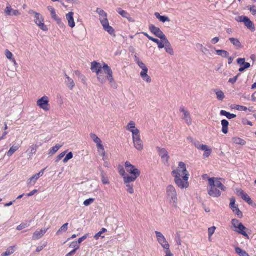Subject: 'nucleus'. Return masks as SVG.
<instances>
[{
  "instance_id": "obj_1",
  "label": "nucleus",
  "mask_w": 256,
  "mask_h": 256,
  "mask_svg": "<svg viewBox=\"0 0 256 256\" xmlns=\"http://www.w3.org/2000/svg\"><path fill=\"white\" fill-rule=\"evenodd\" d=\"M103 68L105 73L107 74V79L110 82V84L112 86L116 88V84L114 81L113 77V72L108 66L104 63L103 66L102 64L94 61L91 63V70L93 72H96L97 75V78L98 80L102 84H104L106 82V79L102 72V69Z\"/></svg>"
},
{
  "instance_id": "obj_2",
  "label": "nucleus",
  "mask_w": 256,
  "mask_h": 256,
  "mask_svg": "<svg viewBox=\"0 0 256 256\" xmlns=\"http://www.w3.org/2000/svg\"><path fill=\"white\" fill-rule=\"evenodd\" d=\"M166 198L170 204L174 208H176L178 204V193L176 188L168 185L166 188Z\"/></svg>"
},
{
  "instance_id": "obj_3",
  "label": "nucleus",
  "mask_w": 256,
  "mask_h": 256,
  "mask_svg": "<svg viewBox=\"0 0 256 256\" xmlns=\"http://www.w3.org/2000/svg\"><path fill=\"white\" fill-rule=\"evenodd\" d=\"M29 14L34 16V22L35 24L42 30L46 32L48 28L44 24V18L43 16L39 13L32 10H30L28 12Z\"/></svg>"
},
{
  "instance_id": "obj_4",
  "label": "nucleus",
  "mask_w": 256,
  "mask_h": 256,
  "mask_svg": "<svg viewBox=\"0 0 256 256\" xmlns=\"http://www.w3.org/2000/svg\"><path fill=\"white\" fill-rule=\"evenodd\" d=\"M188 176H184L182 177L176 176L174 177V181L176 186L180 189L187 188L189 187Z\"/></svg>"
},
{
  "instance_id": "obj_5",
  "label": "nucleus",
  "mask_w": 256,
  "mask_h": 256,
  "mask_svg": "<svg viewBox=\"0 0 256 256\" xmlns=\"http://www.w3.org/2000/svg\"><path fill=\"white\" fill-rule=\"evenodd\" d=\"M125 167L127 172L131 174V176L129 175V178L136 180L140 176V170L136 168L134 165L132 164L129 162H126Z\"/></svg>"
},
{
  "instance_id": "obj_6",
  "label": "nucleus",
  "mask_w": 256,
  "mask_h": 256,
  "mask_svg": "<svg viewBox=\"0 0 256 256\" xmlns=\"http://www.w3.org/2000/svg\"><path fill=\"white\" fill-rule=\"evenodd\" d=\"M172 175L174 177L176 176L182 177L184 176H189V173L186 170L185 164L182 162H180L177 169L172 172Z\"/></svg>"
},
{
  "instance_id": "obj_7",
  "label": "nucleus",
  "mask_w": 256,
  "mask_h": 256,
  "mask_svg": "<svg viewBox=\"0 0 256 256\" xmlns=\"http://www.w3.org/2000/svg\"><path fill=\"white\" fill-rule=\"evenodd\" d=\"M155 233L157 238V240L162 248L165 250L166 251L170 250V246L163 234L158 231H156Z\"/></svg>"
},
{
  "instance_id": "obj_8",
  "label": "nucleus",
  "mask_w": 256,
  "mask_h": 256,
  "mask_svg": "<svg viewBox=\"0 0 256 256\" xmlns=\"http://www.w3.org/2000/svg\"><path fill=\"white\" fill-rule=\"evenodd\" d=\"M100 20L104 30L110 34L115 36L114 30L110 26L108 17L100 16Z\"/></svg>"
},
{
  "instance_id": "obj_9",
  "label": "nucleus",
  "mask_w": 256,
  "mask_h": 256,
  "mask_svg": "<svg viewBox=\"0 0 256 256\" xmlns=\"http://www.w3.org/2000/svg\"><path fill=\"white\" fill-rule=\"evenodd\" d=\"M208 183L210 188L208 191V194L214 198H218L220 196L221 192L218 190V188L214 186V180L212 178H208Z\"/></svg>"
},
{
  "instance_id": "obj_10",
  "label": "nucleus",
  "mask_w": 256,
  "mask_h": 256,
  "mask_svg": "<svg viewBox=\"0 0 256 256\" xmlns=\"http://www.w3.org/2000/svg\"><path fill=\"white\" fill-rule=\"evenodd\" d=\"M236 20L238 22H244L246 26L252 32L255 30L254 24L248 17L246 16H240L238 17Z\"/></svg>"
},
{
  "instance_id": "obj_11",
  "label": "nucleus",
  "mask_w": 256,
  "mask_h": 256,
  "mask_svg": "<svg viewBox=\"0 0 256 256\" xmlns=\"http://www.w3.org/2000/svg\"><path fill=\"white\" fill-rule=\"evenodd\" d=\"M48 103V98L47 96H44L37 101L36 104L40 108L42 109L44 111L47 112L50 110Z\"/></svg>"
},
{
  "instance_id": "obj_12",
  "label": "nucleus",
  "mask_w": 256,
  "mask_h": 256,
  "mask_svg": "<svg viewBox=\"0 0 256 256\" xmlns=\"http://www.w3.org/2000/svg\"><path fill=\"white\" fill-rule=\"evenodd\" d=\"M132 140L134 147L138 151H142L144 148V144L140 138V134L132 136Z\"/></svg>"
},
{
  "instance_id": "obj_13",
  "label": "nucleus",
  "mask_w": 256,
  "mask_h": 256,
  "mask_svg": "<svg viewBox=\"0 0 256 256\" xmlns=\"http://www.w3.org/2000/svg\"><path fill=\"white\" fill-rule=\"evenodd\" d=\"M149 29L152 34L158 38H160V40H164L167 38L165 34L160 30V28L155 26L154 25L150 24L149 26Z\"/></svg>"
},
{
  "instance_id": "obj_14",
  "label": "nucleus",
  "mask_w": 256,
  "mask_h": 256,
  "mask_svg": "<svg viewBox=\"0 0 256 256\" xmlns=\"http://www.w3.org/2000/svg\"><path fill=\"white\" fill-rule=\"evenodd\" d=\"M180 111L183 114L182 118L184 120L185 122L188 126L191 125L192 124V119L189 111L184 107H180Z\"/></svg>"
},
{
  "instance_id": "obj_15",
  "label": "nucleus",
  "mask_w": 256,
  "mask_h": 256,
  "mask_svg": "<svg viewBox=\"0 0 256 256\" xmlns=\"http://www.w3.org/2000/svg\"><path fill=\"white\" fill-rule=\"evenodd\" d=\"M160 156L161 157L162 162L164 164H168V163L170 156L168 152L164 148H160V147L156 148Z\"/></svg>"
},
{
  "instance_id": "obj_16",
  "label": "nucleus",
  "mask_w": 256,
  "mask_h": 256,
  "mask_svg": "<svg viewBox=\"0 0 256 256\" xmlns=\"http://www.w3.org/2000/svg\"><path fill=\"white\" fill-rule=\"evenodd\" d=\"M136 180V179L129 178V176L124 178V183L126 185V191L130 194H133L134 193V186L132 184H131V182H134Z\"/></svg>"
},
{
  "instance_id": "obj_17",
  "label": "nucleus",
  "mask_w": 256,
  "mask_h": 256,
  "mask_svg": "<svg viewBox=\"0 0 256 256\" xmlns=\"http://www.w3.org/2000/svg\"><path fill=\"white\" fill-rule=\"evenodd\" d=\"M48 9L50 12L52 18L56 22L58 26L61 28L64 27V24L62 22V20L58 17L54 8L51 6H48Z\"/></svg>"
},
{
  "instance_id": "obj_18",
  "label": "nucleus",
  "mask_w": 256,
  "mask_h": 256,
  "mask_svg": "<svg viewBox=\"0 0 256 256\" xmlns=\"http://www.w3.org/2000/svg\"><path fill=\"white\" fill-rule=\"evenodd\" d=\"M126 128L134 136H138L140 134V131L136 126V123L134 121H130L127 125Z\"/></svg>"
},
{
  "instance_id": "obj_19",
  "label": "nucleus",
  "mask_w": 256,
  "mask_h": 256,
  "mask_svg": "<svg viewBox=\"0 0 256 256\" xmlns=\"http://www.w3.org/2000/svg\"><path fill=\"white\" fill-rule=\"evenodd\" d=\"M74 15V13L73 12H70L66 14V18L68 22V26L72 28H74L76 26Z\"/></svg>"
},
{
  "instance_id": "obj_20",
  "label": "nucleus",
  "mask_w": 256,
  "mask_h": 256,
  "mask_svg": "<svg viewBox=\"0 0 256 256\" xmlns=\"http://www.w3.org/2000/svg\"><path fill=\"white\" fill-rule=\"evenodd\" d=\"M4 12L7 16H18L21 14L20 12L18 10H14L12 8V6H6Z\"/></svg>"
},
{
  "instance_id": "obj_21",
  "label": "nucleus",
  "mask_w": 256,
  "mask_h": 256,
  "mask_svg": "<svg viewBox=\"0 0 256 256\" xmlns=\"http://www.w3.org/2000/svg\"><path fill=\"white\" fill-rule=\"evenodd\" d=\"M48 229L38 230L33 234L32 239L37 240L42 238L47 232Z\"/></svg>"
},
{
  "instance_id": "obj_22",
  "label": "nucleus",
  "mask_w": 256,
  "mask_h": 256,
  "mask_svg": "<svg viewBox=\"0 0 256 256\" xmlns=\"http://www.w3.org/2000/svg\"><path fill=\"white\" fill-rule=\"evenodd\" d=\"M164 48H165L166 52L170 55L173 56L174 54V50L168 38L164 40Z\"/></svg>"
},
{
  "instance_id": "obj_23",
  "label": "nucleus",
  "mask_w": 256,
  "mask_h": 256,
  "mask_svg": "<svg viewBox=\"0 0 256 256\" xmlns=\"http://www.w3.org/2000/svg\"><path fill=\"white\" fill-rule=\"evenodd\" d=\"M247 228L246 227H245L243 224H240L238 226V227H237L236 230H234L235 232H238V234H240L245 237L246 238L249 239L250 237L248 236V234H246V232L244 231Z\"/></svg>"
},
{
  "instance_id": "obj_24",
  "label": "nucleus",
  "mask_w": 256,
  "mask_h": 256,
  "mask_svg": "<svg viewBox=\"0 0 256 256\" xmlns=\"http://www.w3.org/2000/svg\"><path fill=\"white\" fill-rule=\"evenodd\" d=\"M148 70H142L140 73V76L142 80L148 84H150L152 82V78L150 76L148 75Z\"/></svg>"
},
{
  "instance_id": "obj_25",
  "label": "nucleus",
  "mask_w": 256,
  "mask_h": 256,
  "mask_svg": "<svg viewBox=\"0 0 256 256\" xmlns=\"http://www.w3.org/2000/svg\"><path fill=\"white\" fill-rule=\"evenodd\" d=\"M44 169L42 170L39 173L36 174L30 178L28 180V184H30L33 182L34 184L36 181L44 174Z\"/></svg>"
},
{
  "instance_id": "obj_26",
  "label": "nucleus",
  "mask_w": 256,
  "mask_h": 256,
  "mask_svg": "<svg viewBox=\"0 0 256 256\" xmlns=\"http://www.w3.org/2000/svg\"><path fill=\"white\" fill-rule=\"evenodd\" d=\"M67 80L66 83L70 90H72L75 86V83L74 80L68 76L66 74L64 75Z\"/></svg>"
},
{
  "instance_id": "obj_27",
  "label": "nucleus",
  "mask_w": 256,
  "mask_h": 256,
  "mask_svg": "<svg viewBox=\"0 0 256 256\" xmlns=\"http://www.w3.org/2000/svg\"><path fill=\"white\" fill-rule=\"evenodd\" d=\"M116 12L122 17L127 18L130 22H134L132 20L131 17L130 16L128 13L126 11L122 10L120 8H118L116 10Z\"/></svg>"
},
{
  "instance_id": "obj_28",
  "label": "nucleus",
  "mask_w": 256,
  "mask_h": 256,
  "mask_svg": "<svg viewBox=\"0 0 256 256\" xmlns=\"http://www.w3.org/2000/svg\"><path fill=\"white\" fill-rule=\"evenodd\" d=\"M134 60L142 70H148L146 64L136 55L134 56Z\"/></svg>"
},
{
  "instance_id": "obj_29",
  "label": "nucleus",
  "mask_w": 256,
  "mask_h": 256,
  "mask_svg": "<svg viewBox=\"0 0 256 256\" xmlns=\"http://www.w3.org/2000/svg\"><path fill=\"white\" fill-rule=\"evenodd\" d=\"M204 148L203 150H202V151L204 152L203 154L204 158H208L212 154V150L207 145H206L205 146H204Z\"/></svg>"
},
{
  "instance_id": "obj_30",
  "label": "nucleus",
  "mask_w": 256,
  "mask_h": 256,
  "mask_svg": "<svg viewBox=\"0 0 256 256\" xmlns=\"http://www.w3.org/2000/svg\"><path fill=\"white\" fill-rule=\"evenodd\" d=\"M222 132L226 134L228 132V126L229 125L228 122L226 120H222Z\"/></svg>"
},
{
  "instance_id": "obj_31",
  "label": "nucleus",
  "mask_w": 256,
  "mask_h": 256,
  "mask_svg": "<svg viewBox=\"0 0 256 256\" xmlns=\"http://www.w3.org/2000/svg\"><path fill=\"white\" fill-rule=\"evenodd\" d=\"M156 17L158 19L160 22H170V20L168 17L165 16H162L158 12H156L154 14Z\"/></svg>"
},
{
  "instance_id": "obj_32",
  "label": "nucleus",
  "mask_w": 256,
  "mask_h": 256,
  "mask_svg": "<svg viewBox=\"0 0 256 256\" xmlns=\"http://www.w3.org/2000/svg\"><path fill=\"white\" fill-rule=\"evenodd\" d=\"M68 223H66L62 225L61 228L58 230L56 232V234L57 236H60L62 234L63 232H66L68 230Z\"/></svg>"
},
{
  "instance_id": "obj_33",
  "label": "nucleus",
  "mask_w": 256,
  "mask_h": 256,
  "mask_svg": "<svg viewBox=\"0 0 256 256\" xmlns=\"http://www.w3.org/2000/svg\"><path fill=\"white\" fill-rule=\"evenodd\" d=\"M229 40L234 46L237 47L238 48H242V44L238 39L235 38H230Z\"/></svg>"
},
{
  "instance_id": "obj_34",
  "label": "nucleus",
  "mask_w": 256,
  "mask_h": 256,
  "mask_svg": "<svg viewBox=\"0 0 256 256\" xmlns=\"http://www.w3.org/2000/svg\"><path fill=\"white\" fill-rule=\"evenodd\" d=\"M220 115L226 116L228 119L231 120L236 118V116L234 114H231L228 112L222 110L220 111Z\"/></svg>"
},
{
  "instance_id": "obj_35",
  "label": "nucleus",
  "mask_w": 256,
  "mask_h": 256,
  "mask_svg": "<svg viewBox=\"0 0 256 256\" xmlns=\"http://www.w3.org/2000/svg\"><path fill=\"white\" fill-rule=\"evenodd\" d=\"M62 146V145H60L59 144H56L55 146H54L53 148L50 149L48 152V154L50 156L54 155Z\"/></svg>"
},
{
  "instance_id": "obj_36",
  "label": "nucleus",
  "mask_w": 256,
  "mask_h": 256,
  "mask_svg": "<svg viewBox=\"0 0 256 256\" xmlns=\"http://www.w3.org/2000/svg\"><path fill=\"white\" fill-rule=\"evenodd\" d=\"M232 140L234 144H236L244 146L246 144V142L244 140L238 137L234 138Z\"/></svg>"
},
{
  "instance_id": "obj_37",
  "label": "nucleus",
  "mask_w": 256,
  "mask_h": 256,
  "mask_svg": "<svg viewBox=\"0 0 256 256\" xmlns=\"http://www.w3.org/2000/svg\"><path fill=\"white\" fill-rule=\"evenodd\" d=\"M216 52L218 56H221L222 58H228L230 54L224 50H216Z\"/></svg>"
},
{
  "instance_id": "obj_38",
  "label": "nucleus",
  "mask_w": 256,
  "mask_h": 256,
  "mask_svg": "<svg viewBox=\"0 0 256 256\" xmlns=\"http://www.w3.org/2000/svg\"><path fill=\"white\" fill-rule=\"evenodd\" d=\"M19 148V146H12L7 152L8 156L9 157L11 156L16 151H17L18 150Z\"/></svg>"
},
{
  "instance_id": "obj_39",
  "label": "nucleus",
  "mask_w": 256,
  "mask_h": 256,
  "mask_svg": "<svg viewBox=\"0 0 256 256\" xmlns=\"http://www.w3.org/2000/svg\"><path fill=\"white\" fill-rule=\"evenodd\" d=\"M215 92L218 100L222 101L223 100L225 97L224 93L221 90H215Z\"/></svg>"
},
{
  "instance_id": "obj_40",
  "label": "nucleus",
  "mask_w": 256,
  "mask_h": 256,
  "mask_svg": "<svg viewBox=\"0 0 256 256\" xmlns=\"http://www.w3.org/2000/svg\"><path fill=\"white\" fill-rule=\"evenodd\" d=\"M15 246H10L7 250L6 251L2 254V256H8L13 254L14 252Z\"/></svg>"
},
{
  "instance_id": "obj_41",
  "label": "nucleus",
  "mask_w": 256,
  "mask_h": 256,
  "mask_svg": "<svg viewBox=\"0 0 256 256\" xmlns=\"http://www.w3.org/2000/svg\"><path fill=\"white\" fill-rule=\"evenodd\" d=\"M236 252L240 256H250L245 250H242L240 248H236Z\"/></svg>"
},
{
  "instance_id": "obj_42",
  "label": "nucleus",
  "mask_w": 256,
  "mask_h": 256,
  "mask_svg": "<svg viewBox=\"0 0 256 256\" xmlns=\"http://www.w3.org/2000/svg\"><path fill=\"white\" fill-rule=\"evenodd\" d=\"M100 176L102 184H110L109 179L108 177L104 176V172L103 170H101Z\"/></svg>"
},
{
  "instance_id": "obj_43",
  "label": "nucleus",
  "mask_w": 256,
  "mask_h": 256,
  "mask_svg": "<svg viewBox=\"0 0 256 256\" xmlns=\"http://www.w3.org/2000/svg\"><path fill=\"white\" fill-rule=\"evenodd\" d=\"M194 145L196 146V148H198L199 150H202L205 146V144H202L199 141L196 140L195 142H193Z\"/></svg>"
},
{
  "instance_id": "obj_44",
  "label": "nucleus",
  "mask_w": 256,
  "mask_h": 256,
  "mask_svg": "<svg viewBox=\"0 0 256 256\" xmlns=\"http://www.w3.org/2000/svg\"><path fill=\"white\" fill-rule=\"evenodd\" d=\"M118 170L120 174L123 177L124 180V178L129 176V175L126 173L125 170L122 166H120L118 167Z\"/></svg>"
},
{
  "instance_id": "obj_45",
  "label": "nucleus",
  "mask_w": 256,
  "mask_h": 256,
  "mask_svg": "<svg viewBox=\"0 0 256 256\" xmlns=\"http://www.w3.org/2000/svg\"><path fill=\"white\" fill-rule=\"evenodd\" d=\"M154 42L158 44L159 48L161 49L164 48V42L163 40H160L157 38H155L154 40Z\"/></svg>"
},
{
  "instance_id": "obj_46",
  "label": "nucleus",
  "mask_w": 256,
  "mask_h": 256,
  "mask_svg": "<svg viewBox=\"0 0 256 256\" xmlns=\"http://www.w3.org/2000/svg\"><path fill=\"white\" fill-rule=\"evenodd\" d=\"M96 12L99 14L100 16L108 17V14L102 10L100 8H98Z\"/></svg>"
},
{
  "instance_id": "obj_47",
  "label": "nucleus",
  "mask_w": 256,
  "mask_h": 256,
  "mask_svg": "<svg viewBox=\"0 0 256 256\" xmlns=\"http://www.w3.org/2000/svg\"><path fill=\"white\" fill-rule=\"evenodd\" d=\"M242 199L246 201L248 204H251L252 203V200L248 194H244L242 196Z\"/></svg>"
},
{
  "instance_id": "obj_48",
  "label": "nucleus",
  "mask_w": 256,
  "mask_h": 256,
  "mask_svg": "<svg viewBox=\"0 0 256 256\" xmlns=\"http://www.w3.org/2000/svg\"><path fill=\"white\" fill-rule=\"evenodd\" d=\"M91 138H92L94 140V142L96 144V143H100V139L96 136V135L94 134H90Z\"/></svg>"
},
{
  "instance_id": "obj_49",
  "label": "nucleus",
  "mask_w": 256,
  "mask_h": 256,
  "mask_svg": "<svg viewBox=\"0 0 256 256\" xmlns=\"http://www.w3.org/2000/svg\"><path fill=\"white\" fill-rule=\"evenodd\" d=\"M200 52L204 55L212 56V54L206 48L204 47L202 48H200Z\"/></svg>"
},
{
  "instance_id": "obj_50",
  "label": "nucleus",
  "mask_w": 256,
  "mask_h": 256,
  "mask_svg": "<svg viewBox=\"0 0 256 256\" xmlns=\"http://www.w3.org/2000/svg\"><path fill=\"white\" fill-rule=\"evenodd\" d=\"M79 244L77 242H73L71 243V244L70 246V248H74L75 250V252H76V250L80 248V246L78 245Z\"/></svg>"
},
{
  "instance_id": "obj_51",
  "label": "nucleus",
  "mask_w": 256,
  "mask_h": 256,
  "mask_svg": "<svg viewBox=\"0 0 256 256\" xmlns=\"http://www.w3.org/2000/svg\"><path fill=\"white\" fill-rule=\"evenodd\" d=\"M107 232V230L105 228H102L101 230L97 233L94 236V238L96 240H98L100 236L104 232Z\"/></svg>"
},
{
  "instance_id": "obj_52",
  "label": "nucleus",
  "mask_w": 256,
  "mask_h": 256,
  "mask_svg": "<svg viewBox=\"0 0 256 256\" xmlns=\"http://www.w3.org/2000/svg\"><path fill=\"white\" fill-rule=\"evenodd\" d=\"M73 158V154L72 152H69L63 160V162L66 164L70 160Z\"/></svg>"
},
{
  "instance_id": "obj_53",
  "label": "nucleus",
  "mask_w": 256,
  "mask_h": 256,
  "mask_svg": "<svg viewBox=\"0 0 256 256\" xmlns=\"http://www.w3.org/2000/svg\"><path fill=\"white\" fill-rule=\"evenodd\" d=\"M95 200L94 198H90L84 201V204L88 206L92 204Z\"/></svg>"
},
{
  "instance_id": "obj_54",
  "label": "nucleus",
  "mask_w": 256,
  "mask_h": 256,
  "mask_svg": "<svg viewBox=\"0 0 256 256\" xmlns=\"http://www.w3.org/2000/svg\"><path fill=\"white\" fill-rule=\"evenodd\" d=\"M5 54L6 57L10 60H12L14 58L13 57V54L8 50H6L5 51Z\"/></svg>"
},
{
  "instance_id": "obj_55",
  "label": "nucleus",
  "mask_w": 256,
  "mask_h": 256,
  "mask_svg": "<svg viewBox=\"0 0 256 256\" xmlns=\"http://www.w3.org/2000/svg\"><path fill=\"white\" fill-rule=\"evenodd\" d=\"M232 224L234 228H236L240 224H242V223L240 222V221L236 219H234L232 220Z\"/></svg>"
},
{
  "instance_id": "obj_56",
  "label": "nucleus",
  "mask_w": 256,
  "mask_h": 256,
  "mask_svg": "<svg viewBox=\"0 0 256 256\" xmlns=\"http://www.w3.org/2000/svg\"><path fill=\"white\" fill-rule=\"evenodd\" d=\"M212 178L214 180V186L216 188H218L222 184L220 180L214 178Z\"/></svg>"
},
{
  "instance_id": "obj_57",
  "label": "nucleus",
  "mask_w": 256,
  "mask_h": 256,
  "mask_svg": "<svg viewBox=\"0 0 256 256\" xmlns=\"http://www.w3.org/2000/svg\"><path fill=\"white\" fill-rule=\"evenodd\" d=\"M216 228L215 226H212L208 228V236L210 237L212 236L214 233Z\"/></svg>"
},
{
  "instance_id": "obj_58",
  "label": "nucleus",
  "mask_w": 256,
  "mask_h": 256,
  "mask_svg": "<svg viewBox=\"0 0 256 256\" xmlns=\"http://www.w3.org/2000/svg\"><path fill=\"white\" fill-rule=\"evenodd\" d=\"M100 155L102 157V160H105V159L108 158V155L104 149V150H100Z\"/></svg>"
},
{
  "instance_id": "obj_59",
  "label": "nucleus",
  "mask_w": 256,
  "mask_h": 256,
  "mask_svg": "<svg viewBox=\"0 0 256 256\" xmlns=\"http://www.w3.org/2000/svg\"><path fill=\"white\" fill-rule=\"evenodd\" d=\"M38 146L36 145L33 144L30 147V154H34L36 152Z\"/></svg>"
},
{
  "instance_id": "obj_60",
  "label": "nucleus",
  "mask_w": 256,
  "mask_h": 256,
  "mask_svg": "<svg viewBox=\"0 0 256 256\" xmlns=\"http://www.w3.org/2000/svg\"><path fill=\"white\" fill-rule=\"evenodd\" d=\"M96 144L99 152H100V150H104V146L102 144V141H100V143H96Z\"/></svg>"
},
{
  "instance_id": "obj_61",
  "label": "nucleus",
  "mask_w": 256,
  "mask_h": 256,
  "mask_svg": "<svg viewBox=\"0 0 256 256\" xmlns=\"http://www.w3.org/2000/svg\"><path fill=\"white\" fill-rule=\"evenodd\" d=\"M66 153V152H64L60 154L56 158V162H58L60 160H61L64 156Z\"/></svg>"
},
{
  "instance_id": "obj_62",
  "label": "nucleus",
  "mask_w": 256,
  "mask_h": 256,
  "mask_svg": "<svg viewBox=\"0 0 256 256\" xmlns=\"http://www.w3.org/2000/svg\"><path fill=\"white\" fill-rule=\"evenodd\" d=\"M235 199L232 198L230 200V206L233 212H235V210L234 209V207H236L235 206Z\"/></svg>"
},
{
  "instance_id": "obj_63",
  "label": "nucleus",
  "mask_w": 256,
  "mask_h": 256,
  "mask_svg": "<svg viewBox=\"0 0 256 256\" xmlns=\"http://www.w3.org/2000/svg\"><path fill=\"white\" fill-rule=\"evenodd\" d=\"M234 209L235 210L234 212L240 218L242 216V212L240 211L238 206L234 207Z\"/></svg>"
},
{
  "instance_id": "obj_64",
  "label": "nucleus",
  "mask_w": 256,
  "mask_h": 256,
  "mask_svg": "<svg viewBox=\"0 0 256 256\" xmlns=\"http://www.w3.org/2000/svg\"><path fill=\"white\" fill-rule=\"evenodd\" d=\"M240 75V74H238L234 78H230L228 80V82L232 84H234L236 82L238 78Z\"/></svg>"
}]
</instances>
